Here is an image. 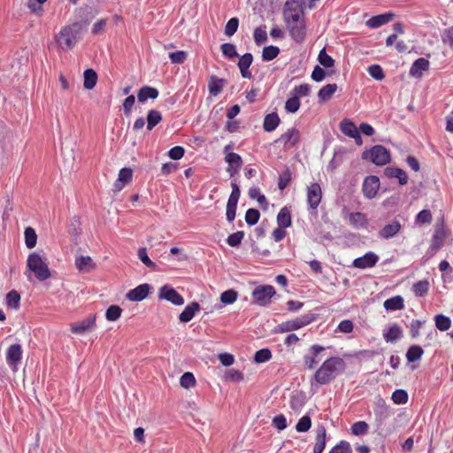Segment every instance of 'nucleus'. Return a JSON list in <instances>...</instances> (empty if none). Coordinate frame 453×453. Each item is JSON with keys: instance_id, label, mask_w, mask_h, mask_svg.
<instances>
[{"instance_id": "nucleus-62", "label": "nucleus", "mask_w": 453, "mask_h": 453, "mask_svg": "<svg viewBox=\"0 0 453 453\" xmlns=\"http://www.w3.org/2000/svg\"><path fill=\"white\" fill-rule=\"evenodd\" d=\"M311 87L309 84H301L299 86H296L290 92L291 95H294L299 98V96H307L310 94Z\"/></svg>"}, {"instance_id": "nucleus-42", "label": "nucleus", "mask_w": 453, "mask_h": 453, "mask_svg": "<svg viewBox=\"0 0 453 453\" xmlns=\"http://www.w3.org/2000/svg\"><path fill=\"white\" fill-rule=\"evenodd\" d=\"M280 49L277 46L270 45L263 49L262 58L264 61H271L278 57Z\"/></svg>"}, {"instance_id": "nucleus-17", "label": "nucleus", "mask_w": 453, "mask_h": 453, "mask_svg": "<svg viewBox=\"0 0 453 453\" xmlns=\"http://www.w3.org/2000/svg\"><path fill=\"white\" fill-rule=\"evenodd\" d=\"M402 229V225L399 220H393L392 222L385 225L378 233L381 239L388 240L395 237Z\"/></svg>"}, {"instance_id": "nucleus-33", "label": "nucleus", "mask_w": 453, "mask_h": 453, "mask_svg": "<svg viewBox=\"0 0 453 453\" xmlns=\"http://www.w3.org/2000/svg\"><path fill=\"white\" fill-rule=\"evenodd\" d=\"M83 87L86 89H92L96 84L97 81V74L93 69H87L83 73Z\"/></svg>"}, {"instance_id": "nucleus-61", "label": "nucleus", "mask_w": 453, "mask_h": 453, "mask_svg": "<svg viewBox=\"0 0 453 453\" xmlns=\"http://www.w3.org/2000/svg\"><path fill=\"white\" fill-rule=\"evenodd\" d=\"M319 63L324 66V67H332L334 66V58L327 55L325 49L321 50L319 54Z\"/></svg>"}, {"instance_id": "nucleus-20", "label": "nucleus", "mask_w": 453, "mask_h": 453, "mask_svg": "<svg viewBox=\"0 0 453 453\" xmlns=\"http://www.w3.org/2000/svg\"><path fill=\"white\" fill-rule=\"evenodd\" d=\"M430 63L426 58H419L413 62L410 69V75L415 78H420L424 71L429 69Z\"/></svg>"}, {"instance_id": "nucleus-40", "label": "nucleus", "mask_w": 453, "mask_h": 453, "mask_svg": "<svg viewBox=\"0 0 453 453\" xmlns=\"http://www.w3.org/2000/svg\"><path fill=\"white\" fill-rule=\"evenodd\" d=\"M434 321L437 329L442 332L449 330L451 326L450 319L443 314H437L434 317Z\"/></svg>"}, {"instance_id": "nucleus-28", "label": "nucleus", "mask_w": 453, "mask_h": 453, "mask_svg": "<svg viewBox=\"0 0 453 453\" xmlns=\"http://www.w3.org/2000/svg\"><path fill=\"white\" fill-rule=\"evenodd\" d=\"M280 119L276 112H272L265 117L263 127L266 132L274 131L280 125Z\"/></svg>"}, {"instance_id": "nucleus-26", "label": "nucleus", "mask_w": 453, "mask_h": 453, "mask_svg": "<svg viewBox=\"0 0 453 453\" xmlns=\"http://www.w3.org/2000/svg\"><path fill=\"white\" fill-rule=\"evenodd\" d=\"M383 337L387 342H394L403 337V330L400 326L394 324L383 333Z\"/></svg>"}, {"instance_id": "nucleus-49", "label": "nucleus", "mask_w": 453, "mask_h": 453, "mask_svg": "<svg viewBox=\"0 0 453 453\" xmlns=\"http://www.w3.org/2000/svg\"><path fill=\"white\" fill-rule=\"evenodd\" d=\"M139 259L149 268L156 270V264L149 257L146 248H139L137 252Z\"/></svg>"}, {"instance_id": "nucleus-56", "label": "nucleus", "mask_w": 453, "mask_h": 453, "mask_svg": "<svg viewBox=\"0 0 453 453\" xmlns=\"http://www.w3.org/2000/svg\"><path fill=\"white\" fill-rule=\"evenodd\" d=\"M392 400L396 404H403L408 401V394L403 389H395L392 394Z\"/></svg>"}, {"instance_id": "nucleus-50", "label": "nucleus", "mask_w": 453, "mask_h": 453, "mask_svg": "<svg viewBox=\"0 0 453 453\" xmlns=\"http://www.w3.org/2000/svg\"><path fill=\"white\" fill-rule=\"evenodd\" d=\"M260 218V212L257 209L250 208L245 213V221L249 226L256 225Z\"/></svg>"}, {"instance_id": "nucleus-63", "label": "nucleus", "mask_w": 453, "mask_h": 453, "mask_svg": "<svg viewBox=\"0 0 453 453\" xmlns=\"http://www.w3.org/2000/svg\"><path fill=\"white\" fill-rule=\"evenodd\" d=\"M376 415L378 416L377 420L381 422L384 418L388 416V410L386 406L384 401L380 400L377 403V410L375 411Z\"/></svg>"}, {"instance_id": "nucleus-8", "label": "nucleus", "mask_w": 453, "mask_h": 453, "mask_svg": "<svg viewBox=\"0 0 453 453\" xmlns=\"http://www.w3.org/2000/svg\"><path fill=\"white\" fill-rule=\"evenodd\" d=\"M325 347L314 344L311 346L307 354L303 357V364L309 370H313L315 366L321 361V353L325 350Z\"/></svg>"}, {"instance_id": "nucleus-29", "label": "nucleus", "mask_w": 453, "mask_h": 453, "mask_svg": "<svg viewBox=\"0 0 453 453\" xmlns=\"http://www.w3.org/2000/svg\"><path fill=\"white\" fill-rule=\"evenodd\" d=\"M444 239L445 237L443 233L440 230H436L428 250V253H430L431 256L436 254V252L443 246Z\"/></svg>"}, {"instance_id": "nucleus-43", "label": "nucleus", "mask_w": 453, "mask_h": 453, "mask_svg": "<svg viewBox=\"0 0 453 453\" xmlns=\"http://www.w3.org/2000/svg\"><path fill=\"white\" fill-rule=\"evenodd\" d=\"M429 286L430 285L427 280H419L413 284L412 291L416 296H423L428 292Z\"/></svg>"}, {"instance_id": "nucleus-59", "label": "nucleus", "mask_w": 453, "mask_h": 453, "mask_svg": "<svg viewBox=\"0 0 453 453\" xmlns=\"http://www.w3.org/2000/svg\"><path fill=\"white\" fill-rule=\"evenodd\" d=\"M238 26L239 19L237 18H231L225 27V35L227 36L234 35L238 29Z\"/></svg>"}, {"instance_id": "nucleus-45", "label": "nucleus", "mask_w": 453, "mask_h": 453, "mask_svg": "<svg viewBox=\"0 0 453 453\" xmlns=\"http://www.w3.org/2000/svg\"><path fill=\"white\" fill-rule=\"evenodd\" d=\"M350 429L352 434L361 436L368 433L369 426L365 421H357L351 426Z\"/></svg>"}, {"instance_id": "nucleus-58", "label": "nucleus", "mask_w": 453, "mask_h": 453, "mask_svg": "<svg viewBox=\"0 0 453 453\" xmlns=\"http://www.w3.org/2000/svg\"><path fill=\"white\" fill-rule=\"evenodd\" d=\"M237 299V292L234 289L224 291L220 296V301L225 304H231Z\"/></svg>"}, {"instance_id": "nucleus-44", "label": "nucleus", "mask_w": 453, "mask_h": 453, "mask_svg": "<svg viewBox=\"0 0 453 453\" xmlns=\"http://www.w3.org/2000/svg\"><path fill=\"white\" fill-rule=\"evenodd\" d=\"M231 187H232V192L230 194V196L228 198L226 205H228V206L231 205L232 207H237V203H238V201H239V198L241 196V191H240L239 186L237 185L236 182H232Z\"/></svg>"}, {"instance_id": "nucleus-47", "label": "nucleus", "mask_w": 453, "mask_h": 453, "mask_svg": "<svg viewBox=\"0 0 453 453\" xmlns=\"http://www.w3.org/2000/svg\"><path fill=\"white\" fill-rule=\"evenodd\" d=\"M196 382L195 376L189 372L183 373L180 379V386L187 389L195 387Z\"/></svg>"}, {"instance_id": "nucleus-12", "label": "nucleus", "mask_w": 453, "mask_h": 453, "mask_svg": "<svg viewBox=\"0 0 453 453\" xmlns=\"http://www.w3.org/2000/svg\"><path fill=\"white\" fill-rule=\"evenodd\" d=\"M300 141V132L295 127L288 128L280 137L275 141L284 144L286 150L295 147Z\"/></svg>"}, {"instance_id": "nucleus-10", "label": "nucleus", "mask_w": 453, "mask_h": 453, "mask_svg": "<svg viewBox=\"0 0 453 453\" xmlns=\"http://www.w3.org/2000/svg\"><path fill=\"white\" fill-rule=\"evenodd\" d=\"M22 347L20 344H12L6 350V362L15 371L22 358Z\"/></svg>"}, {"instance_id": "nucleus-51", "label": "nucleus", "mask_w": 453, "mask_h": 453, "mask_svg": "<svg viewBox=\"0 0 453 453\" xmlns=\"http://www.w3.org/2000/svg\"><path fill=\"white\" fill-rule=\"evenodd\" d=\"M350 223L356 227H361L365 226L366 219L365 214L361 212H353L349 215Z\"/></svg>"}, {"instance_id": "nucleus-2", "label": "nucleus", "mask_w": 453, "mask_h": 453, "mask_svg": "<svg viewBox=\"0 0 453 453\" xmlns=\"http://www.w3.org/2000/svg\"><path fill=\"white\" fill-rule=\"evenodd\" d=\"M82 31L83 25L81 22L65 25L55 35V41L63 50H70L81 39Z\"/></svg>"}, {"instance_id": "nucleus-39", "label": "nucleus", "mask_w": 453, "mask_h": 453, "mask_svg": "<svg viewBox=\"0 0 453 453\" xmlns=\"http://www.w3.org/2000/svg\"><path fill=\"white\" fill-rule=\"evenodd\" d=\"M162 119L161 113L156 110H150L147 115V129L152 130Z\"/></svg>"}, {"instance_id": "nucleus-35", "label": "nucleus", "mask_w": 453, "mask_h": 453, "mask_svg": "<svg viewBox=\"0 0 453 453\" xmlns=\"http://www.w3.org/2000/svg\"><path fill=\"white\" fill-rule=\"evenodd\" d=\"M340 128L342 134L351 138L355 135H357V132L359 131L356 125L347 119L341 122Z\"/></svg>"}, {"instance_id": "nucleus-32", "label": "nucleus", "mask_w": 453, "mask_h": 453, "mask_svg": "<svg viewBox=\"0 0 453 453\" xmlns=\"http://www.w3.org/2000/svg\"><path fill=\"white\" fill-rule=\"evenodd\" d=\"M387 311H397L403 308V298L401 296H395L387 299L383 303Z\"/></svg>"}, {"instance_id": "nucleus-46", "label": "nucleus", "mask_w": 453, "mask_h": 453, "mask_svg": "<svg viewBox=\"0 0 453 453\" xmlns=\"http://www.w3.org/2000/svg\"><path fill=\"white\" fill-rule=\"evenodd\" d=\"M300 100L297 96L291 95L286 103H285V110L287 112L295 113L300 108Z\"/></svg>"}, {"instance_id": "nucleus-22", "label": "nucleus", "mask_w": 453, "mask_h": 453, "mask_svg": "<svg viewBox=\"0 0 453 453\" xmlns=\"http://www.w3.org/2000/svg\"><path fill=\"white\" fill-rule=\"evenodd\" d=\"M395 14L392 12L373 16L366 21V26L371 28H378L392 20Z\"/></svg>"}, {"instance_id": "nucleus-36", "label": "nucleus", "mask_w": 453, "mask_h": 453, "mask_svg": "<svg viewBox=\"0 0 453 453\" xmlns=\"http://www.w3.org/2000/svg\"><path fill=\"white\" fill-rule=\"evenodd\" d=\"M291 215L289 211L284 207L280 209L277 215V224L281 228H287L291 226Z\"/></svg>"}, {"instance_id": "nucleus-18", "label": "nucleus", "mask_w": 453, "mask_h": 453, "mask_svg": "<svg viewBox=\"0 0 453 453\" xmlns=\"http://www.w3.org/2000/svg\"><path fill=\"white\" fill-rule=\"evenodd\" d=\"M133 170L129 167L122 168L115 181V192L122 190L128 183L132 181Z\"/></svg>"}, {"instance_id": "nucleus-11", "label": "nucleus", "mask_w": 453, "mask_h": 453, "mask_svg": "<svg viewBox=\"0 0 453 453\" xmlns=\"http://www.w3.org/2000/svg\"><path fill=\"white\" fill-rule=\"evenodd\" d=\"M159 298L171 302L174 305L184 303V298L169 285H164L159 289Z\"/></svg>"}, {"instance_id": "nucleus-15", "label": "nucleus", "mask_w": 453, "mask_h": 453, "mask_svg": "<svg viewBox=\"0 0 453 453\" xmlns=\"http://www.w3.org/2000/svg\"><path fill=\"white\" fill-rule=\"evenodd\" d=\"M291 38L297 43H302L306 36V26L304 21L287 25Z\"/></svg>"}, {"instance_id": "nucleus-38", "label": "nucleus", "mask_w": 453, "mask_h": 453, "mask_svg": "<svg viewBox=\"0 0 453 453\" xmlns=\"http://www.w3.org/2000/svg\"><path fill=\"white\" fill-rule=\"evenodd\" d=\"M24 235L26 246L28 249L35 248L37 242V234L35 233V230L31 226H27L25 229Z\"/></svg>"}, {"instance_id": "nucleus-52", "label": "nucleus", "mask_w": 453, "mask_h": 453, "mask_svg": "<svg viewBox=\"0 0 453 453\" xmlns=\"http://www.w3.org/2000/svg\"><path fill=\"white\" fill-rule=\"evenodd\" d=\"M272 358V353L269 349H261L255 353V362L261 364L269 361Z\"/></svg>"}, {"instance_id": "nucleus-3", "label": "nucleus", "mask_w": 453, "mask_h": 453, "mask_svg": "<svg viewBox=\"0 0 453 453\" xmlns=\"http://www.w3.org/2000/svg\"><path fill=\"white\" fill-rule=\"evenodd\" d=\"M28 270L35 273V278L43 281L50 277V272L47 264L42 260V257L34 252L31 253L27 260Z\"/></svg>"}, {"instance_id": "nucleus-13", "label": "nucleus", "mask_w": 453, "mask_h": 453, "mask_svg": "<svg viewBox=\"0 0 453 453\" xmlns=\"http://www.w3.org/2000/svg\"><path fill=\"white\" fill-rule=\"evenodd\" d=\"M322 197L321 188L319 183H312L308 187L307 202L312 210L318 208Z\"/></svg>"}, {"instance_id": "nucleus-21", "label": "nucleus", "mask_w": 453, "mask_h": 453, "mask_svg": "<svg viewBox=\"0 0 453 453\" xmlns=\"http://www.w3.org/2000/svg\"><path fill=\"white\" fill-rule=\"evenodd\" d=\"M384 174L386 177L398 180L400 185L403 186L408 182L407 173L401 168L397 167H386L384 169Z\"/></svg>"}, {"instance_id": "nucleus-37", "label": "nucleus", "mask_w": 453, "mask_h": 453, "mask_svg": "<svg viewBox=\"0 0 453 453\" xmlns=\"http://www.w3.org/2000/svg\"><path fill=\"white\" fill-rule=\"evenodd\" d=\"M337 90V85L336 84H327L321 88L318 93L319 99L321 102H326L329 100Z\"/></svg>"}, {"instance_id": "nucleus-41", "label": "nucleus", "mask_w": 453, "mask_h": 453, "mask_svg": "<svg viewBox=\"0 0 453 453\" xmlns=\"http://www.w3.org/2000/svg\"><path fill=\"white\" fill-rule=\"evenodd\" d=\"M424 353L423 349L420 346L413 345L409 348L406 353V358L408 362L412 363L421 358Z\"/></svg>"}, {"instance_id": "nucleus-48", "label": "nucleus", "mask_w": 453, "mask_h": 453, "mask_svg": "<svg viewBox=\"0 0 453 453\" xmlns=\"http://www.w3.org/2000/svg\"><path fill=\"white\" fill-rule=\"evenodd\" d=\"M20 296L16 290L10 291L6 296V304L8 307L18 309L19 306Z\"/></svg>"}, {"instance_id": "nucleus-54", "label": "nucleus", "mask_w": 453, "mask_h": 453, "mask_svg": "<svg viewBox=\"0 0 453 453\" xmlns=\"http://www.w3.org/2000/svg\"><path fill=\"white\" fill-rule=\"evenodd\" d=\"M243 237H244V232L237 231L234 234H231L227 237L226 243L231 247H238L241 244Z\"/></svg>"}, {"instance_id": "nucleus-57", "label": "nucleus", "mask_w": 453, "mask_h": 453, "mask_svg": "<svg viewBox=\"0 0 453 453\" xmlns=\"http://www.w3.org/2000/svg\"><path fill=\"white\" fill-rule=\"evenodd\" d=\"M328 453H352L350 444L346 441H341L331 449Z\"/></svg>"}, {"instance_id": "nucleus-25", "label": "nucleus", "mask_w": 453, "mask_h": 453, "mask_svg": "<svg viewBox=\"0 0 453 453\" xmlns=\"http://www.w3.org/2000/svg\"><path fill=\"white\" fill-rule=\"evenodd\" d=\"M199 310L200 305L198 303H191L190 304L187 305L182 312L179 315L180 321L183 323L189 322L194 318L196 312Z\"/></svg>"}, {"instance_id": "nucleus-4", "label": "nucleus", "mask_w": 453, "mask_h": 453, "mask_svg": "<svg viewBox=\"0 0 453 453\" xmlns=\"http://www.w3.org/2000/svg\"><path fill=\"white\" fill-rule=\"evenodd\" d=\"M316 319V315L314 313H307L302 316H299L296 319H289L279 324L275 329V333L283 334L288 332H292L298 330L305 326H308L311 322Z\"/></svg>"}, {"instance_id": "nucleus-6", "label": "nucleus", "mask_w": 453, "mask_h": 453, "mask_svg": "<svg viewBox=\"0 0 453 453\" xmlns=\"http://www.w3.org/2000/svg\"><path fill=\"white\" fill-rule=\"evenodd\" d=\"M276 294L274 288L271 285H260L252 291V298L254 303L265 306L271 303L272 297Z\"/></svg>"}, {"instance_id": "nucleus-27", "label": "nucleus", "mask_w": 453, "mask_h": 453, "mask_svg": "<svg viewBox=\"0 0 453 453\" xmlns=\"http://www.w3.org/2000/svg\"><path fill=\"white\" fill-rule=\"evenodd\" d=\"M326 431L324 426H319L317 429V434H316V442L313 447V453H322L325 449L326 443Z\"/></svg>"}, {"instance_id": "nucleus-34", "label": "nucleus", "mask_w": 453, "mask_h": 453, "mask_svg": "<svg viewBox=\"0 0 453 453\" xmlns=\"http://www.w3.org/2000/svg\"><path fill=\"white\" fill-rule=\"evenodd\" d=\"M75 265L81 272H90L94 268V263L90 257L81 256L75 259Z\"/></svg>"}, {"instance_id": "nucleus-55", "label": "nucleus", "mask_w": 453, "mask_h": 453, "mask_svg": "<svg viewBox=\"0 0 453 453\" xmlns=\"http://www.w3.org/2000/svg\"><path fill=\"white\" fill-rule=\"evenodd\" d=\"M311 419L308 415H305L298 420L296 426V429L299 433H304L307 432L311 428Z\"/></svg>"}, {"instance_id": "nucleus-31", "label": "nucleus", "mask_w": 453, "mask_h": 453, "mask_svg": "<svg viewBox=\"0 0 453 453\" xmlns=\"http://www.w3.org/2000/svg\"><path fill=\"white\" fill-rule=\"evenodd\" d=\"M226 162L229 165L227 168V172H230L231 169L234 167V173H237L242 165V159L241 156L234 152H230L225 157Z\"/></svg>"}, {"instance_id": "nucleus-30", "label": "nucleus", "mask_w": 453, "mask_h": 453, "mask_svg": "<svg viewBox=\"0 0 453 453\" xmlns=\"http://www.w3.org/2000/svg\"><path fill=\"white\" fill-rule=\"evenodd\" d=\"M158 96V91L157 88L144 86L142 87L137 95L138 101L144 103L147 99H156Z\"/></svg>"}, {"instance_id": "nucleus-7", "label": "nucleus", "mask_w": 453, "mask_h": 453, "mask_svg": "<svg viewBox=\"0 0 453 453\" xmlns=\"http://www.w3.org/2000/svg\"><path fill=\"white\" fill-rule=\"evenodd\" d=\"M284 20L286 25L304 21L303 12L299 9L296 2H286L284 10Z\"/></svg>"}, {"instance_id": "nucleus-14", "label": "nucleus", "mask_w": 453, "mask_h": 453, "mask_svg": "<svg viewBox=\"0 0 453 453\" xmlns=\"http://www.w3.org/2000/svg\"><path fill=\"white\" fill-rule=\"evenodd\" d=\"M150 288L151 287L148 283L141 284L136 288L129 290L127 293L126 297L132 302L142 301L148 296Z\"/></svg>"}, {"instance_id": "nucleus-5", "label": "nucleus", "mask_w": 453, "mask_h": 453, "mask_svg": "<svg viewBox=\"0 0 453 453\" xmlns=\"http://www.w3.org/2000/svg\"><path fill=\"white\" fill-rule=\"evenodd\" d=\"M362 158L370 159L377 165H384L390 161V153L382 145H375L370 150L364 151Z\"/></svg>"}, {"instance_id": "nucleus-9", "label": "nucleus", "mask_w": 453, "mask_h": 453, "mask_svg": "<svg viewBox=\"0 0 453 453\" xmlns=\"http://www.w3.org/2000/svg\"><path fill=\"white\" fill-rule=\"evenodd\" d=\"M380 188V179L377 176H367L363 182L362 191L367 199H372Z\"/></svg>"}, {"instance_id": "nucleus-19", "label": "nucleus", "mask_w": 453, "mask_h": 453, "mask_svg": "<svg viewBox=\"0 0 453 453\" xmlns=\"http://www.w3.org/2000/svg\"><path fill=\"white\" fill-rule=\"evenodd\" d=\"M96 322V316L90 315L86 319L74 323L71 326V331L76 334H82L92 328Z\"/></svg>"}, {"instance_id": "nucleus-53", "label": "nucleus", "mask_w": 453, "mask_h": 453, "mask_svg": "<svg viewBox=\"0 0 453 453\" xmlns=\"http://www.w3.org/2000/svg\"><path fill=\"white\" fill-rule=\"evenodd\" d=\"M253 36L257 45H261L264 42H265L267 41V33L265 30V26H264L263 27H257L254 31Z\"/></svg>"}, {"instance_id": "nucleus-1", "label": "nucleus", "mask_w": 453, "mask_h": 453, "mask_svg": "<svg viewBox=\"0 0 453 453\" xmlns=\"http://www.w3.org/2000/svg\"><path fill=\"white\" fill-rule=\"evenodd\" d=\"M345 369L346 363L342 357H331L326 358L317 369L313 375V380L319 386L329 384L343 373Z\"/></svg>"}, {"instance_id": "nucleus-23", "label": "nucleus", "mask_w": 453, "mask_h": 453, "mask_svg": "<svg viewBox=\"0 0 453 453\" xmlns=\"http://www.w3.org/2000/svg\"><path fill=\"white\" fill-rule=\"evenodd\" d=\"M253 61V57L251 53H245L242 55L238 62V67L240 69L241 74L243 78H251V73L250 71V66L251 65Z\"/></svg>"}, {"instance_id": "nucleus-60", "label": "nucleus", "mask_w": 453, "mask_h": 453, "mask_svg": "<svg viewBox=\"0 0 453 453\" xmlns=\"http://www.w3.org/2000/svg\"><path fill=\"white\" fill-rule=\"evenodd\" d=\"M221 51L222 54L228 58H234L235 57H238L236 48L234 44L225 42L221 45Z\"/></svg>"}, {"instance_id": "nucleus-16", "label": "nucleus", "mask_w": 453, "mask_h": 453, "mask_svg": "<svg viewBox=\"0 0 453 453\" xmlns=\"http://www.w3.org/2000/svg\"><path fill=\"white\" fill-rule=\"evenodd\" d=\"M378 260L379 257L375 253L369 251L363 257L354 259L353 266L359 269L371 268L376 265Z\"/></svg>"}, {"instance_id": "nucleus-64", "label": "nucleus", "mask_w": 453, "mask_h": 453, "mask_svg": "<svg viewBox=\"0 0 453 453\" xmlns=\"http://www.w3.org/2000/svg\"><path fill=\"white\" fill-rule=\"evenodd\" d=\"M369 74L376 81H382L385 78L382 68L378 65H372L368 68Z\"/></svg>"}, {"instance_id": "nucleus-24", "label": "nucleus", "mask_w": 453, "mask_h": 453, "mask_svg": "<svg viewBox=\"0 0 453 453\" xmlns=\"http://www.w3.org/2000/svg\"><path fill=\"white\" fill-rule=\"evenodd\" d=\"M226 84V81L225 79L219 78L216 75H211L208 81V89L210 94L213 96H217L222 91Z\"/></svg>"}]
</instances>
